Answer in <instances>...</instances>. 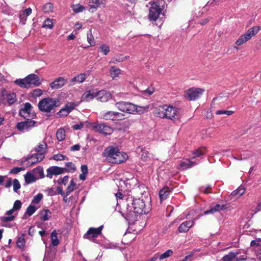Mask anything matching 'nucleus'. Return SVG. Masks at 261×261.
<instances>
[{"label": "nucleus", "instance_id": "1", "mask_svg": "<svg viewBox=\"0 0 261 261\" xmlns=\"http://www.w3.org/2000/svg\"><path fill=\"white\" fill-rule=\"evenodd\" d=\"M102 155L109 163L117 164L125 162L128 158L126 153L120 151L117 147L112 146L107 147L102 152Z\"/></svg>", "mask_w": 261, "mask_h": 261}, {"label": "nucleus", "instance_id": "2", "mask_svg": "<svg viewBox=\"0 0 261 261\" xmlns=\"http://www.w3.org/2000/svg\"><path fill=\"white\" fill-rule=\"evenodd\" d=\"M127 202V208L130 211L138 214H147L150 210L149 203L146 205L142 199H135L132 196H128L125 199Z\"/></svg>", "mask_w": 261, "mask_h": 261}, {"label": "nucleus", "instance_id": "3", "mask_svg": "<svg viewBox=\"0 0 261 261\" xmlns=\"http://www.w3.org/2000/svg\"><path fill=\"white\" fill-rule=\"evenodd\" d=\"M15 84L23 88L29 89L32 87H37L41 85L39 76L35 74H30L23 79H17Z\"/></svg>", "mask_w": 261, "mask_h": 261}, {"label": "nucleus", "instance_id": "4", "mask_svg": "<svg viewBox=\"0 0 261 261\" xmlns=\"http://www.w3.org/2000/svg\"><path fill=\"white\" fill-rule=\"evenodd\" d=\"M116 107L120 111L128 114H135L136 112L140 111V110H138V108L142 109L143 111H145L149 108V106L141 107L130 102L122 101L117 102L116 103Z\"/></svg>", "mask_w": 261, "mask_h": 261}, {"label": "nucleus", "instance_id": "5", "mask_svg": "<svg viewBox=\"0 0 261 261\" xmlns=\"http://www.w3.org/2000/svg\"><path fill=\"white\" fill-rule=\"evenodd\" d=\"M162 11V9L160 7L158 3L155 2L151 4V7L149 8L148 14V19L150 21H158L155 24L158 26L160 29H161L163 22L161 19H158V18Z\"/></svg>", "mask_w": 261, "mask_h": 261}, {"label": "nucleus", "instance_id": "6", "mask_svg": "<svg viewBox=\"0 0 261 261\" xmlns=\"http://www.w3.org/2000/svg\"><path fill=\"white\" fill-rule=\"evenodd\" d=\"M38 107L39 110L42 112H50L51 111H55L58 107L57 101L50 97L44 98L39 102Z\"/></svg>", "mask_w": 261, "mask_h": 261}, {"label": "nucleus", "instance_id": "7", "mask_svg": "<svg viewBox=\"0 0 261 261\" xmlns=\"http://www.w3.org/2000/svg\"><path fill=\"white\" fill-rule=\"evenodd\" d=\"M260 30L258 26H254L249 28L247 31L242 35L236 41V44L240 46L249 40L253 36H255Z\"/></svg>", "mask_w": 261, "mask_h": 261}, {"label": "nucleus", "instance_id": "8", "mask_svg": "<svg viewBox=\"0 0 261 261\" xmlns=\"http://www.w3.org/2000/svg\"><path fill=\"white\" fill-rule=\"evenodd\" d=\"M204 91V89L192 87L185 91L184 96L189 101H194L200 98Z\"/></svg>", "mask_w": 261, "mask_h": 261}, {"label": "nucleus", "instance_id": "9", "mask_svg": "<svg viewBox=\"0 0 261 261\" xmlns=\"http://www.w3.org/2000/svg\"><path fill=\"white\" fill-rule=\"evenodd\" d=\"M164 118L175 121L179 118L178 110L177 108L171 105L167 106L166 109L164 108Z\"/></svg>", "mask_w": 261, "mask_h": 261}, {"label": "nucleus", "instance_id": "10", "mask_svg": "<svg viewBox=\"0 0 261 261\" xmlns=\"http://www.w3.org/2000/svg\"><path fill=\"white\" fill-rule=\"evenodd\" d=\"M92 127L96 132L105 135H111L113 132V128L105 123H94Z\"/></svg>", "mask_w": 261, "mask_h": 261}, {"label": "nucleus", "instance_id": "11", "mask_svg": "<svg viewBox=\"0 0 261 261\" xmlns=\"http://www.w3.org/2000/svg\"><path fill=\"white\" fill-rule=\"evenodd\" d=\"M103 228V225H101L97 228L90 227L84 235L83 238L90 240L92 239L96 238L101 234Z\"/></svg>", "mask_w": 261, "mask_h": 261}, {"label": "nucleus", "instance_id": "12", "mask_svg": "<svg viewBox=\"0 0 261 261\" xmlns=\"http://www.w3.org/2000/svg\"><path fill=\"white\" fill-rule=\"evenodd\" d=\"M45 158V153H36L28 155L23 162H28L30 166L41 162Z\"/></svg>", "mask_w": 261, "mask_h": 261}, {"label": "nucleus", "instance_id": "13", "mask_svg": "<svg viewBox=\"0 0 261 261\" xmlns=\"http://www.w3.org/2000/svg\"><path fill=\"white\" fill-rule=\"evenodd\" d=\"M63 168L56 166H53L49 167L46 170V177L51 179L54 175L57 176L62 174L64 173Z\"/></svg>", "mask_w": 261, "mask_h": 261}, {"label": "nucleus", "instance_id": "14", "mask_svg": "<svg viewBox=\"0 0 261 261\" xmlns=\"http://www.w3.org/2000/svg\"><path fill=\"white\" fill-rule=\"evenodd\" d=\"M37 123L36 121L27 119V120L18 122L16 125V127L21 132L24 130H28L31 128L33 127Z\"/></svg>", "mask_w": 261, "mask_h": 261}, {"label": "nucleus", "instance_id": "15", "mask_svg": "<svg viewBox=\"0 0 261 261\" xmlns=\"http://www.w3.org/2000/svg\"><path fill=\"white\" fill-rule=\"evenodd\" d=\"M67 82V80L64 77H59L50 84V87L52 89H58L64 86Z\"/></svg>", "mask_w": 261, "mask_h": 261}, {"label": "nucleus", "instance_id": "16", "mask_svg": "<svg viewBox=\"0 0 261 261\" xmlns=\"http://www.w3.org/2000/svg\"><path fill=\"white\" fill-rule=\"evenodd\" d=\"M96 97L97 100L102 102H106L111 98V94L110 92L105 90H100L96 92Z\"/></svg>", "mask_w": 261, "mask_h": 261}, {"label": "nucleus", "instance_id": "17", "mask_svg": "<svg viewBox=\"0 0 261 261\" xmlns=\"http://www.w3.org/2000/svg\"><path fill=\"white\" fill-rule=\"evenodd\" d=\"M88 3L89 11L93 12L101 6H104L106 4V0H89Z\"/></svg>", "mask_w": 261, "mask_h": 261}, {"label": "nucleus", "instance_id": "18", "mask_svg": "<svg viewBox=\"0 0 261 261\" xmlns=\"http://www.w3.org/2000/svg\"><path fill=\"white\" fill-rule=\"evenodd\" d=\"M194 222L193 221H185L179 225L178 230L180 232H186L194 225Z\"/></svg>", "mask_w": 261, "mask_h": 261}, {"label": "nucleus", "instance_id": "19", "mask_svg": "<svg viewBox=\"0 0 261 261\" xmlns=\"http://www.w3.org/2000/svg\"><path fill=\"white\" fill-rule=\"evenodd\" d=\"M75 106L73 104L66 105L65 107L63 108L58 112V114L60 117L66 116L67 115L74 109Z\"/></svg>", "mask_w": 261, "mask_h": 261}, {"label": "nucleus", "instance_id": "20", "mask_svg": "<svg viewBox=\"0 0 261 261\" xmlns=\"http://www.w3.org/2000/svg\"><path fill=\"white\" fill-rule=\"evenodd\" d=\"M32 108V106L31 104L29 102H26L24 104V108L19 110V115L23 117H26L27 115H29L30 114Z\"/></svg>", "mask_w": 261, "mask_h": 261}, {"label": "nucleus", "instance_id": "21", "mask_svg": "<svg viewBox=\"0 0 261 261\" xmlns=\"http://www.w3.org/2000/svg\"><path fill=\"white\" fill-rule=\"evenodd\" d=\"M226 208L225 205H220L217 204L214 207H211L209 210L206 211L204 212V215L213 214L216 212H219L220 210H224Z\"/></svg>", "mask_w": 261, "mask_h": 261}, {"label": "nucleus", "instance_id": "22", "mask_svg": "<svg viewBox=\"0 0 261 261\" xmlns=\"http://www.w3.org/2000/svg\"><path fill=\"white\" fill-rule=\"evenodd\" d=\"M96 92L94 90L86 91L83 94L82 99L83 101H88L96 97Z\"/></svg>", "mask_w": 261, "mask_h": 261}, {"label": "nucleus", "instance_id": "23", "mask_svg": "<svg viewBox=\"0 0 261 261\" xmlns=\"http://www.w3.org/2000/svg\"><path fill=\"white\" fill-rule=\"evenodd\" d=\"M33 172L35 176H36L37 178H38L41 179L45 177L43 168L41 166H39L38 167L34 168L33 170Z\"/></svg>", "mask_w": 261, "mask_h": 261}, {"label": "nucleus", "instance_id": "24", "mask_svg": "<svg viewBox=\"0 0 261 261\" xmlns=\"http://www.w3.org/2000/svg\"><path fill=\"white\" fill-rule=\"evenodd\" d=\"M65 172L73 173L76 170V167L72 162H68L65 164V167L63 168Z\"/></svg>", "mask_w": 261, "mask_h": 261}, {"label": "nucleus", "instance_id": "25", "mask_svg": "<svg viewBox=\"0 0 261 261\" xmlns=\"http://www.w3.org/2000/svg\"><path fill=\"white\" fill-rule=\"evenodd\" d=\"M40 219L43 221H47L51 217V212L48 210H44L40 212Z\"/></svg>", "mask_w": 261, "mask_h": 261}, {"label": "nucleus", "instance_id": "26", "mask_svg": "<svg viewBox=\"0 0 261 261\" xmlns=\"http://www.w3.org/2000/svg\"><path fill=\"white\" fill-rule=\"evenodd\" d=\"M86 78V75L85 73H81L71 79V82L73 83H81L83 82Z\"/></svg>", "mask_w": 261, "mask_h": 261}, {"label": "nucleus", "instance_id": "27", "mask_svg": "<svg viewBox=\"0 0 261 261\" xmlns=\"http://www.w3.org/2000/svg\"><path fill=\"white\" fill-rule=\"evenodd\" d=\"M115 112L108 111L101 115V117L106 120H114Z\"/></svg>", "mask_w": 261, "mask_h": 261}, {"label": "nucleus", "instance_id": "28", "mask_svg": "<svg viewBox=\"0 0 261 261\" xmlns=\"http://www.w3.org/2000/svg\"><path fill=\"white\" fill-rule=\"evenodd\" d=\"M25 181L27 184H29L36 180V178L34 175L30 172H28L24 175Z\"/></svg>", "mask_w": 261, "mask_h": 261}, {"label": "nucleus", "instance_id": "29", "mask_svg": "<svg viewBox=\"0 0 261 261\" xmlns=\"http://www.w3.org/2000/svg\"><path fill=\"white\" fill-rule=\"evenodd\" d=\"M206 150L204 147L198 148L193 152V158L200 156L206 153Z\"/></svg>", "mask_w": 261, "mask_h": 261}, {"label": "nucleus", "instance_id": "30", "mask_svg": "<svg viewBox=\"0 0 261 261\" xmlns=\"http://www.w3.org/2000/svg\"><path fill=\"white\" fill-rule=\"evenodd\" d=\"M245 189L242 187H239L237 190L233 191L231 195L236 198H239L244 194Z\"/></svg>", "mask_w": 261, "mask_h": 261}, {"label": "nucleus", "instance_id": "31", "mask_svg": "<svg viewBox=\"0 0 261 261\" xmlns=\"http://www.w3.org/2000/svg\"><path fill=\"white\" fill-rule=\"evenodd\" d=\"M57 138L59 141H63L65 138V130L63 128L58 129L56 132Z\"/></svg>", "mask_w": 261, "mask_h": 261}, {"label": "nucleus", "instance_id": "32", "mask_svg": "<svg viewBox=\"0 0 261 261\" xmlns=\"http://www.w3.org/2000/svg\"><path fill=\"white\" fill-rule=\"evenodd\" d=\"M57 235L58 233L56 230H54L51 233V244L54 246H57L59 244Z\"/></svg>", "mask_w": 261, "mask_h": 261}, {"label": "nucleus", "instance_id": "33", "mask_svg": "<svg viewBox=\"0 0 261 261\" xmlns=\"http://www.w3.org/2000/svg\"><path fill=\"white\" fill-rule=\"evenodd\" d=\"M81 169L82 173L80 174L79 178L81 180L84 181L86 179V175L88 172V167L86 165H83L81 166Z\"/></svg>", "mask_w": 261, "mask_h": 261}, {"label": "nucleus", "instance_id": "34", "mask_svg": "<svg viewBox=\"0 0 261 261\" xmlns=\"http://www.w3.org/2000/svg\"><path fill=\"white\" fill-rule=\"evenodd\" d=\"M238 254V253H234L232 252H230L228 254L224 255L222 258V261H231L232 259H234L237 255Z\"/></svg>", "mask_w": 261, "mask_h": 261}, {"label": "nucleus", "instance_id": "35", "mask_svg": "<svg viewBox=\"0 0 261 261\" xmlns=\"http://www.w3.org/2000/svg\"><path fill=\"white\" fill-rule=\"evenodd\" d=\"M25 244V241L24 236V234H22L17 239L16 241V246L18 248L22 249L24 247Z\"/></svg>", "mask_w": 261, "mask_h": 261}, {"label": "nucleus", "instance_id": "36", "mask_svg": "<svg viewBox=\"0 0 261 261\" xmlns=\"http://www.w3.org/2000/svg\"><path fill=\"white\" fill-rule=\"evenodd\" d=\"M153 114L156 117L163 118V107L160 106L155 107L153 111Z\"/></svg>", "mask_w": 261, "mask_h": 261}, {"label": "nucleus", "instance_id": "37", "mask_svg": "<svg viewBox=\"0 0 261 261\" xmlns=\"http://www.w3.org/2000/svg\"><path fill=\"white\" fill-rule=\"evenodd\" d=\"M47 145L44 143L43 144H40L37 147L35 148V151L37 153H45L46 152Z\"/></svg>", "mask_w": 261, "mask_h": 261}, {"label": "nucleus", "instance_id": "38", "mask_svg": "<svg viewBox=\"0 0 261 261\" xmlns=\"http://www.w3.org/2000/svg\"><path fill=\"white\" fill-rule=\"evenodd\" d=\"M76 186V183L74 182V179L70 180V185L67 187L66 190V196H68L73 190Z\"/></svg>", "mask_w": 261, "mask_h": 261}, {"label": "nucleus", "instance_id": "39", "mask_svg": "<svg viewBox=\"0 0 261 261\" xmlns=\"http://www.w3.org/2000/svg\"><path fill=\"white\" fill-rule=\"evenodd\" d=\"M6 98H7L8 103L10 105H11L13 104L16 100V94L14 93H11L8 94L6 95Z\"/></svg>", "mask_w": 261, "mask_h": 261}, {"label": "nucleus", "instance_id": "40", "mask_svg": "<svg viewBox=\"0 0 261 261\" xmlns=\"http://www.w3.org/2000/svg\"><path fill=\"white\" fill-rule=\"evenodd\" d=\"M42 10L46 13L51 12L54 10V6L51 3H46L43 6Z\"/></svg>", "mask_w": 261, "mask_h": 261}, {"label": "nucleus", "instance_id": "41", "mask_svg": "<svg viewBox=\"0 0 261 261\" xmlns=\"http://www.w3.org/2000/svg\"><path fill=\"white\" fill-rule=\"evenodd\" d=\"M121 74V70L119 68H116L113 66L112 67L111 70V75L114 79L115 77H117Z\"/></svg>", "mask_w": 261, "mask_h": 261}, {"label": "nucleus", "instance_id": "42", "mask_svg": "<svg viewBox=\"0 0 261 261\" xmlns=\"http://www.w3.org/2000/svg\"><path fill=\"white\" fill-rule=\"evenodd\" d=\"M193 163L191 162L190 160H187L185 162H181L180 163V166L182 169H187L188 168H191L193 166Z\"/></svg>", "mask_w": 261, "mask_h": 261}, {"label": "nucleus", "instance_id": "43", "mask_svg": "<svg viewBox=\"0 0 261 261\" xmlns=\"http://www.w3.org/2000/svg\"><path fill=\"white\" fill-rule=\"evenodd\" d=\"M71 7L73 11L76 13L82 12L85 9V8L83 6L79 4L73 5Z\"/></svg>", "mask_w": 261, "mask_h": 261}, {"label": "nucleus", "instance_id": "44", "mask_svg": "<svg viewBox=\"0 0 261 261\" xmlns=\"http://www.w3.org/2000/svg\"><path fill=\"white\" fill-rule=\"evenodd\" d=\"M53 19L47 18L44 20L43 24V28L51 29L53 28Z\"/></svg>", "mask_w": 261, "mask_h": 261}, {"label": "nucleus", "instance_id": "45", "mask_svg": "<svg viewBox=\"0 0 261 261\" xmlns=\"http://www.w3.org/2000/svg\"><path fill=\"white\" fill-rule=\"evenodd\" d=\"M87 41L91 46L95 45V42L91 30L87 34Z\"/></svg>", "mask_w": 261, "mask_h": 261}, {"label": "nucleus", "instance_id": "46", "mask_svg": "<svg viewBox=\"0 0 261 261\" xmlns=\"http://www.w3.org/2000/svg\"><path fill=\"white\" fill-rule=\"evenodd\" d=\"M36 211L35 206L30 205L27 209L26 213L30 216H32Z\"/></svg>", "mask_w": 261, "mask_h": 261}, {"label": "nucleus", "instance_id": "47", "mask_svg": "<svg viewBox=\"0 0 261 261\" xmlns=\"http://www.w3.org/2000/svg\"><path fill=\"white\" fill-rule=\"evenodd\" d=\"M157 259H159L160 260L163 259V253L160 254L157 253L155 254L153 257L146 261H156Z\"/></svg>", "mask_w": 261, "mask_h": 261}, {"label": "nucleus", "instance_id": "48", "mask_svg": "<svg viewBox=\"0 0 261 261\" xmlns=\"http://www.w3.org/2000/svg\"><path fill=\"white\" fill-rule=\"evenodd\" d=\"M100 51L105 55H107L110 51V48L108 45L102 44L100 46Z\"/></svg>", "mask_w": 261, "mask_h": 261}, {"label": "nucleus", "instance_id": "49", "mask_svg": "<svg viewBox=\"0 0 261 261\" xmlns=\"http://www.w3.org/2000/svg\"><path fill=\"white\" fill-rule=\"evenodd\" d=\"M13 191L14 192L17 193L18 190L20 188V184L17 179L13 180Z\"/></svg>", "mask_w": 261, "mask_h": 261}, {"label": "nucleus", "instance_id": "50", "mask_svg": "<svg viewBox=\"0 0 261 261\" xmlns=\"http://www.w3.org/2000/svg\"><path fill=\"white\" fill-rule=\"evenodd\" d=\"M234 113V112L233 111L218 110L216 112V114H217V115L226 114L227 115H231Z\"/></svg>", "mask_w": 261, "mask_h": 261}, {"label": "nucleus", "instance_id": "51", "mask_svg": "<svg viewBox=\"0 0 261 261\" xmlns=\"http://www.w3.org/2000/svg\"><path fill=\"white\" fill-rule=\"evenodd\" d=\"M200 190L204 194H208L212 193V187L210 185L207 186L206 188L201 187Z\"/></svg>", "mask_w": 261, "mask_h": 261}, {"label": "nucleus", "instance_id": "52", "mask_svg": "<svg viewBox=\"0 0 261 261\" xmlns=\"http://www.w3.org/2000/svg\"><path fill=\"white\" fill-rule=\"evenodd\" d=\"M21 205H22V203H21V201L19 200H17L14 203L13 208L15 211L19 210L21 207Z\"/></svg>", "mask_w": 261, "mask_h": 261}, {"label": "nucleus", "instance_id": "53", "mask_svg": "<svg viewBox=\"0 0 261 261\" xmlns=\"http://www.w3.org/2000/svg\"><path fill=\"white\" fill-rule=\"evenodd\" d=\"M42 197H43L42 194L41 193H39L38 194H37L36 196H35L34 197V198L32 200V202H33L34 203L37 204V203H39L40 200L42 199Z\"/></svg>", "mask_w": 261, "mask_h": 261}, {"label": "nucleus", "instance_id": "54", "mask_svg": "<svg viewBox=\"0 0 261 261\" xmlns=\"http://www.w3.org/2000/svg\"><path fill=\"white\" fill-rule=\"evenodd\" d=\"M15 218L14 216H9L8 217H1L0 220L4 222H10L13 221Z\"/></svg>", "mask_w": 261, "mask_h": 261}, {"label": "nucleus", "instance_id": "55", "mask_svg": "<svg viewBox=\"0 0 261 261\" xmlns=\"http://www.w3.org/2000/svg\"><path fill=\"white\" fill-rule=\"evenodd\" d=\"M67 158V156L61 154H55L53 157V159L56 161H63Z\"/></svg>", "mask_w": 261, "mask_h": 261}, {"label": "nucleus", "instance_id": "56", "mask_svg": "<svg viewBox=\"0 0 261 261\" xmlns=\"http://www.w3.org/2000/svg\"><path fill=\"white\" fill-rule=\"evenodd\" d=\"M69 179V176L66 175L63 177V178H60L58 180V182L59 184H63L64 185H66L68 182Z\"/></svg>", "mask_w": 261, "mask_h": 261}, {"label": "nucleus", "instance_id": "57", "mask_svg": "<svg viewBox=\"0 0 261 261\" xmlns=\"http://www.w3.org/2000/svg\"><path fill=\"white\" fill-rule=\"evenodd\" d=\"M24 168L22 167H14L9 172L11 174H17L19 172L24 170Z\"/></svg>", "mask_w": 261, "mask_h": 261}, {"label": "nucleus", "instance_id": "58", "mask_svg": "<svg viewBox=\"0 0 261 261\" xmlns=\"http://www.w3.org/2000/svg\"><path fill=\"white\" fill-rule=\"evenodd\" d=\"M19 17L21 23L23 24H25L28 16H25L24 14L20 11L19 14Z\"/></svg>", "mask_w": 261, "mask_h": 261}, {"label": "nucleus", "instance_id": "59", "mask_svg": "<svg viewBox=\"0 0 261 261\" xmlns=\"http://www.w3.org/2000/svg\"><path fill=\"white\" fill-rule=\"evenodd\" d=\"M124 115L117 112H115L114 120H121L124 119Z\"/></svg>", "mask_w": 261, "mask_h": 261}, {"label": "nucleus", "instance_id": "60", "mask_svg": "<svg viewBox=\"0 0 261 261\" xmlns=\"http://www.w3.org/2000/svg\"><path fill=\"white\" fill-rule=\"evenodd\" d=\"M42 94V91L40 89H36L33 90V95L35 97L40 96Z\"/></svg>", "mask_w": 261, "mask_h": 261}, {"label": "nucleus", "instance_id": "61", "mask_svg": "<svg viewBox=\"0 0 261 261\" xmlns=\"http://www.w3.org/2000/svg\"><path fill=\"white\" fill-rule=\"evenodd\" d=\"M174 208L171 205H168L166 208V217H168L170 216L171 213L173 212Z\"/></svg>", "mask_w": 261, "mask_h": 261}, {"label": "nucleus", "instance_id": "62", "mask_svg": "<svg viewBox=\"0 0 261 261\" xmlns=\"http://www.w3.org/2000/svg\"><path fill=\"white\" fill-rule=\"evenodd\" d=\"M84 127V123L81 122L80 124L73 125L72 127L74 130H80Z\"/></svg>", "mask_w": 261, "mask_h": 261}, {"label": "nucleus", "instance_id": "63", "mask_svg": "<svg viewBox=\"0 0 261 261\" xmlns=\"http://www.w3.org/2000/svg\"><path fill=\"white\" fill-rule=\"evenodd\" d=\"M172 190V188L164 186V199L168 197L170 192Z\"/></svg>", "mask_w": 261, "mask_h": 261}, {"label": "nucleus", "instance_id": "64", "mask_svg": "<svg viewBox=\"0 0 261 261\" xmlns=\"http://www.w3.org/2000/svg\"><path fill=\"white\" fill-rule=\"evenodd\" d=\"M48 195L49 196H54L57 195V192L53 188H48L47 190Z\"/></svg>", "mask_w": 261, "mask_h": 261}]
</instances>
